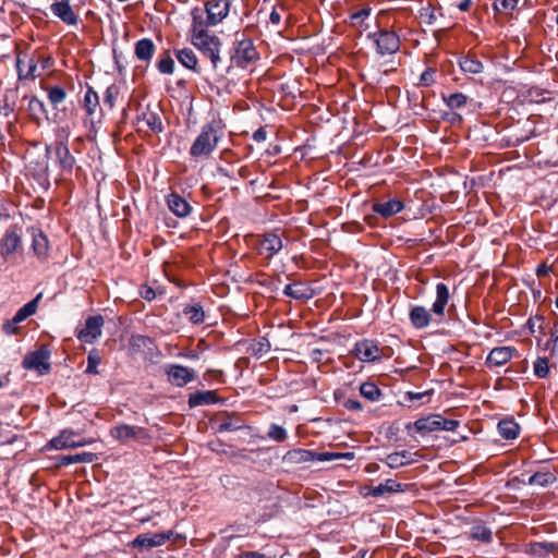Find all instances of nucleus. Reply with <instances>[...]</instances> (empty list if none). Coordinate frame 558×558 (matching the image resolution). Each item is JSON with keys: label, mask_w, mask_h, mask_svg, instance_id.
Returning <instances> with one entry per match:
<instances>
[{"label": "nucleus", "mask_w": 558, "mask_h": 558, "mask_svg": "<svg viewBox=\"0 0 558 558\" xmlns=\"http://www.w3.org/2000/svg\"><path fill=\"white\" fill-rule=\"evenodd\" d=\"M404 208V204L402 201L398 198L388 199L386 202H375L372 205V210L380 215L383 218H389Z\"/></svg>", "instance_id": "nucleus-25"}, {"label": "nucleus", "mask_w": 558, "mask_h": 558, "mask_svg": "<svg viewBox=\"0 0 558 558\" xmlns=\"http://www.w3.org/2000/svg\"><path fill=\"white\" fill-rule=\"evenodd\" d=\"M172 535V531L156 533L153 535L148 533L140 534L134 538L133 546L147 548L158 547L166 544V542H168Z\"/></svg>", "instance_id": "nucleus-19"}, {"label": "nucleus", "mask_w": 558, "mask_h": 558, "mask_svg": "<svg viewBox=\"0 0 558 558\" xmlns=\"http://www.w3.org/2000/svg\"><path fill=\"white\" fill-rule=\"evenodd\" d=\"M369 13H371V9L369 8H364L362 10L353 13L351 15V19L353 21H364L366 17H368Z\"/></svg>", "instance_id": "nucleus-61"}, {"label": "nucleus", "mask_w": 558, "mask_h": 558, "mask_svg": "<svg viewBox=\"0 0 558 558\" xmlns=\"http://www.w3.org/2000/svg\"><path fill=\"white\" fill-rule=\"evenodd\" d=\"M282 248V240L276 233H266L259 240L258 253L266 258H271Z\"/></svg>", "instance_id": "nucleus-20"}, {"label": "nucleus", "mask_w": 558, "mask_h": 558, "mask_svg": "<svg viewBox=\"0 0 558 558\" xmlns=\"http://www.w3.org/2000/svg\"><path fill=\"white\" fill-rule=\"evenodd\" d=\"M17 324H20L19 322H15V318L13 317L11 320H7L4 324H3V331L7 333V335H15L19 332V327H17Z\"/></svg>", "instance_id": "nucleus-55"}, {"label": "nucleus", "mask_w": 558, "mask_h": 558, "mask_svg": "<svg viewBox=\"0 0 558 558\" xmlns=\"http://www.w3.org/2000/svg\"><path fill=\"white\" fill-rule=\"evenodd\" d=\"M470 535L473 539L481 541L484 543H489L493 537L492 531L482 524H476L472 526Z\"/></svg>", "instance_id": "nucleus-45"}, {"label": "nucleus", "mask_w": 558, "mask_h": 558, "mask_svg": "<svg viewBox=\"0 0 558 558\" xmlns=\"http://www.w3.org/2000/svg\"><path fill=\"white\" fill-rule=\"evenodd\" d=\"M497 428L499 435L507 440L515 439L520 433L519 424L512 418L501 420Z\"/></svg>", "instance_id": "nucleus-35"}, {"label": "nucleus", "mask_w": 558, "mask_h": 558, "mask_svg": "<svg viewBox=\"0 0 558 558\" xmlns=\"http://www.w3.org/2000/svg\"><path fill=\"white\" fill-rule=\"evenodd\" d=\"M41 298V293L37 294L35 299L23 305L13 316L15 322H23L27 317L34 315L37 311L38 302Z\"/></svg>", "instance_id": "nucleus-40"}, {"label": "nucleus", "mask_w": 558, "mask_h": 558, "mask_svg": "<svg viewBox=\"0 0 558 558\" xmlns=\"http://www.w3.org/2000/svg\"><path fill=\"white\" fill-rule=\"evenodd\" d=\"M102 326L101 315L89 316L86 318L84 327L77 329L76 337L84 343H94L101 336Z\"/></svg>", "instance_id": "nucleus-10"}, {"label": "nucleus", "mask_w": 558, "mask_h": 558, "mask_svg": "<svg viewBox=\"0 0 558 558\" xmlns=\"http://www.w3.org/2000/svg\"><path fill=\"white\" fill-rule=\"evenodd\" d=\"M22 247V235L16 226L10 227L0 238V256L9 260Z\"/></svg>", "instance_id": "nucleus-9"}, {"label": "nucleus", "mask_w": 558, "mask_h": 558, "mask_svg": "<svg viewBox=\"0 0 558 558\" xmlns=\"http://www.w3.org/2000/svg\"><path fill=\"white\" fill-rule=\"evenodd\" d=\"M156 50V46L150 38H142L134 45L135 57L146 63H149Z\"/></svg>", "instance_id": "nucleus-31"}, {"label": "nucleus", "mask_w": 558, "mask_h": 558, "mask_svg": "<svg viewBox=\"0 0 558 558\" xmlns=\"http://www.w3.org/2000/svg\"><path fill=\"white\" fill-rule=\"evenodd\" d=\"M283 293L284 295L295 300H308L312 298V290L302 282L287 284Z\"/></svg>", "instance_id": "nucleus-34"}, {"label": "nucleus", "mask_w": 558, "mask_h": 558, "mask_svg": "<svg viewBox=\"0 0 558 558\" xmlns=\"http://www.w3.org/2000/svg\"><path fill=\"white\" fill-rule=\"evenodd\" d=\"M50 10L54 16L60 19L64 24L76 26L78 24V15L73 11L70 0H58L50 5Z\"/></svg>", "instance_id": "nucleus-16"}, {"label": "nucleus", "mask_w": 558, "mask_h": 558, "mask_svg": "<svg viewBox=\"0 0 558 558\" xmlns=\"http://www.w3.org/2000/svg\"><path fill=\"white\" fill-rule=\"evenodd\" d=\"M223 128L219 121H210L201 128L192 143L189 154L193 159H208L223 137Z\"/></svg>", "instance_id": "nucleus-1"}, {"label": "nucleus", "mask_w": 558, "mask_h": 558, "mask_svg": "<svg viewBox=\"0 0 558 558\" xmlns=\"http://www.w3.org/2000/svg\"><path fill=\"white\" fill-rule=\"evenodd\" d=\"M435 74L436 70L433 68H427L420 76V85L429 87L435 84Z\"/></svg>", "instance_id": "nucleus-49"}, {"label": "nucleus", "mask_w": 558, "mask_h": 558, "mask_svg": "<svg viewBox=\"0 0 558 558\" xmlns=\"http://www.w3.org/2000/svg\"><path fill=\"white\" fill-rule=\"evenodd\" d=\"M519 0H495L493 9L496 13L510 14L517 7Z\"/></svg>", "instance_id": "nucleus-46"}, {"label": "nucleus", "mask_w": 558, "mask_h": 558, "mask_svg": "<svg viewBox=\"0 0 558 558\" xmlns=\"http://www.w3.org/2000/svg\"><path fill=\"white\" fill-rule=\"evenodd\" d=\"M415 456H417V453H412L408 450L396 451V452L389 453L386 457L385 463L390 469H399L401 466L409 465V464L415 462L416 461L414 459Z\"/></svg>", "instance_id": "nucleus-29"}, {"label": "nucleus", "mask_w": 558, "mask_h": 558, "mask_svg": "<svg viewBox=\"0 0 558 558\" xmlns=\"http://www.w3.org/2000/svg\"><path fill=\"white\" fill-rule=\"evenodd\" d=\"M38 60H36L35 56H17L16 58V69L20 80H35L40 76L41 73L37 72Z\"/></svg>", "instance_id": "nucleus-17"}, {"label": "nucleus", "mask_w": 558, "mask_h": 558, "mask_svg": "<svg viewBox=\"0 0 558 558\" xmlns=\"http://www.w3.org/2000/svg\"><path fill=\"white\" fill-rule=\"evenodd\" d=\"M234 558H265V555L257 551H243Z\"/></svg>", "instance_id": "nucleus-64"}, {"label": "nucleus", "mask_w": 558, "mask_h": 558, "mask_svg": "<svg viewBox=\"0 0 558 558\" xmlns=\"http://www.w3.org/2000/svg\"><path fill=\"white\" fill-rule=\"evenodd\" d=\"M38 63L41 64L43 70H47L53 65V59L50 56L37 54L35 56Z\"/></svg>", "instance_id": "nucleus-59"}, {"label": "nucleus", "mask_w": 558, "mask_h": 558, "mask_svg": "<svg viewBox=\"0 0 558 558\" xmlns=\"http://www.w3.org/2000/svg\"><path fill=\"white\" fill-rule=\"evenodd\" d=\"M355 457L354 452H316L313 450L307 449H292L289 450L283 459L287 462L294 463V464H301V463H307V462H326V461H335V460H353Z\"/></svg>", "instance_id": "nucleus-2"}, {"label": "nucleus", "mask_w": 558, "mask_h": 558, "mask_svg": "<svg viewBox=\"0 0 558 558\" xmlns=\"http://www.w3.org/2000/svg\"><path fill=\"white\" fill-rule=\"evenodd\" d=\"M534 374L538 378H546L549 375V365L546 357H537L534 362Z\"/></svg>", "instance_id": "nucleus-47"}, {"label": "nucleus", "mask_w": 558, "mask_h": 558, "mask_svg": "<svg viewBox=\"0 0 558 558\" xmlns=\"http://www.w3.org/2000/svg\"><path fill=\"white\" fill-rule=\"evenodd\" d=\"M440 414H430L425 417L416 420L413 424L407 426L408 430L413 426L421 435H426L432 432L440 430Z\"/></svg>", "instance_id": "nucleus-24"}, {"label": "nucleus", "mask_w": 558, "mask_h": 558, "mask_svg": "<svg viewBox=\"0 0 558 558\" xmlns=\"http://www.w3.org/2000/svg\"><path fill=\"white\" fill-rule=\"evenodd\" d=\"M32 248L39 259H46L49 252L48 238L39 229H32Z\"/></svg>", "instance_id": "nucleus-30"}, {"label": "nucleus", "mask_w": 558, "mask_h": 558, "mask_svg": "<svg viewBox=\"0 0 558 558\" xmlns=\"http://www.w3.org/2000/svg\"><path fill=\"white\" fill-rule=\"evenodd\" d=\"M544 322V317L541 316V315H535L533 317H531L529 320H527V326L531 330V332H535V327L537 326L538 329H542V323Z\"/></svg>", "instance_id": "nucleus-58"}, {"label": "nucleus", "mask_w": 558, "mask_h": 558, "mask_svg": "<svg viewBox=\"0 0 558 558\" xmlns=\"http://www.w3.org/2000/svg\"><path fill=\"white\" fill-rule=\"evenodd\" d=\"M409 319L414 328L424 329L432 322V314L426 307L415 305L410 310Z\"/></svg>", "instance_id": "nucleus-28"}, {"label": "nucleus", "mask_w": 558, "mask_h": 558, "mask_svg": "<svg viewBox=\"0 0 558 558\" xmlns=\"http://www.w3.org/2000/svg\"><path fill=\"white\" fill-rule=\"evenodd\" d=\"M460 69L464 73L478 74L483 71V63L472 56H464L459 61Z\"/></svg>", "instance_id": "nucleus-39"}, {"label": "nucleus", "mask_w": 558, "mask_h": 558, "mask_svg": "<svg viewBox=\"0 0 558 558\" xmlns=\"http://www.w3.org/2000/svg\"><path fill=\"white\" fill-rule=\"evenodd\" d=\"M231 0H208L205 2V12L209 15V22L219 24L229 14Z\"/></svg>", "instance_id": "nucleus-15"}, {"label": "nucleus", "mask_w": 558, "mask_h": 558, "mask_svg": "<svg viewBox=\"0 0 558 558\" xmlns=\"http://www.w3.org/2000/svg\"><path fill=\"white\" fill-rule=\"evenodd\" d=\"M48 353L44 350H37L27 354L22 365L25 369H35L38 374L44 375L50 371V365L48 363Z\"/></svg>", "instance_id": "nucleus-14"}, {"label": "nucleus", "mask_w": 558, "mask_h": 558, "mask_svg": "<svg viewBox=\"0 0 558 558\" xmlns=\"http://www.w3.org/2000/svg\"><path fill=\"white\" fill-rule=\"evenodd\" d=\"M421 16L424 17L426 24L432 25L437 21L436 10L432 5L424 8L421 12Z\"/></svg>", "instance_id": "nucleus-50"}, {"label": "nucleus", "mask_w": 558, "mask_h": 558, "mask_svg": "<svg viewBox=\"0 0 558 558\" xmlns=\"http://www.w3.org/2000/svg\"><path fill=\"white\" fill-rule=\"evenodd\" d=\"M76 462V456L75 454H69V456H61L58 458L57 466H66L70 464H74Z\"/></svg>", "instance_id": "nucleus-57"}, {"label": "nucleus", "mask_w": 558, "mask_h": 558, "mask_svg": "<svg viewBox=\"0 0 558 558\" xmlns=\"http://www.w3.org/2000/svg\"><path fill=\"white\" fill-rule=\"evenodd\" d=\"M352 354L363 363H374L385 356V349L380 348L375 340L363 339L354 344Z\"/></svg>", "instance_id": "nucleus-8"}, {"label": "nucleus", "mask_w": 558, "mask_h": 558, "mask_svg": "<svg viewBox=\"0 0 558 558\" xmlns=\"http://www.w3.org/2000/svg\"><path fill=\"white\" fill-rule=\"evenodd\" d=\"M442 101L450 110H459L466 106L469 97L463 93H453L450 95H441Z\"/></svg>", "instance_id": "nucleus-38"}, {"label": "nucleus", "mask_w": 558, "mask_h": 558, "mask_svg": "<svg viewBox=\"0 0 558 558\" xmlns=\"http://www.w3.org/2000/svg\"><path fill=\"white\" fill-rule=\"evenodd\" d=\"M219 401L216 391L214 390H204L196 391L189 396V405L190 408H196L204 404H214Z\"/></svg>", "instance_id": "nucleus-32"}, {"label": "nucleus", "mask_w": 558, "mask_h": 558, "mask_svg": "<svg viewBox=\"0 0 558 558\" xmlns=\"http://www.w3.org/2000/svg\"><path fill=\"white\" fill-rule=\"evenodd\" d=\"M183 313L195 325L202 324L205 320V313L201 305L185 306Z\"/></svg>", "instance_id": "nucleus-43"}, {"label": "nucleus", "mask_w": 558, "mask_h": 558, "mask_svg": "<svg viewBox=\"0 0 558 558\" xmlns=\"http://www.w3.org/2000/svg\"><path fill=\"white\" fill-rule=\"evenodd\" d=\"M515 352L512 347H496L488 353L485 363L488 367L502 366L512 359Z\"/></svg>", "instance_id": "nucleus-22"}, {"label": "nucleus", "mask_w": 558, "mask_h": 558, "mask_svg": "<svg viewBox=\"0 0 558 558\" xmlns=\"http://www.w3.org/2000/svg\"><path fill=\"white\" fill-rule=\"evenodd\" d=\"M360 393L371 402H377L383 398V391L373 381H364L360 385Z\"/></svg>", "instance_id": "nucleus-36"}, {"label": "nucleus", "mask_w": 558, "mask_h": 558, "mask_svg": "<svg viewBox=\"0 0 558 558\" xmlns=\"http://www.w3.org/2000/svg\"><path fill=\"white\" fill-rule=\"evenodd\" d=\"M407 488H408L407 484H402L400 482H397L396 480L388 478L377 486L369 487L367 493H365V495L372 496V497H381L385 495L403 493L407 490Z\"/></svg>", "instance_id": "nucleus-21"}, {"label": "nucleus", "mask_w": 558, "mask_h": 558, "mask_svg": "<svg viewBox=\"0 0 558 558\" xmlns=\"http://www.w3.org/2000/svg\"><path fill=\"white\" fill-rule=\"evenodd\" d=\"M218 433L234 432L244 427L242 417L236 413L220 412L213 420Z\"/></svg>", "instance_id": "nucleus-11"}, {"label": "nucleus", "mask_w": 558, "mask_h": 558, "mask_svg": "<svg viewBox=\"0 0 558 558\" xmlns=\"http://www.w3.org/2000/svg\"><path fill=\"white\" fill-rule=\"evenodd\" d=\"M474 2L473 0H460L456 3V8L463 13L470 12Z\"/></svg>", "instance_id": "nucleus-60"}, {"label": "nucleus", "mask_w": 558, "mask_h": 558, "mask_svg": "<svg viewBox=\"0 0 558 558\" xmlns=\"http://www.w3.org/2000/svg\"><path fill=\"white\" fill-rule=\"evenodd\" d=\"M110 436L122 445L134 440L140 444H146L150 440V435L145 427L133 426L129 424H118L110 428Z\"/></svg>", "instance_id": "nucleus-4"}, {"label": "nucleus", "mask_w": 558, "mask_h": 558, "mask_svg": "<svg viewBox=\"0 0 558 558\" xmlns=\"http://www.w3.org/2000/svg\"><path fill=\"white\" fill-rule=\"evenodd\" d=\"M142 121H144L146 126L154 133H160L162 131L161 119L155 112H144Z\"/></svg>", "instance_id": "nucleus-44"}, {"label": "nucleus", "mask_w": 558, "mask_h": 558, "mask_svg": "<svg viewBox=\"0 0 558 558\" xmlns=\"http://www.w3.org/2000/svg\"><path fill=\"white\" fill-rule=\"evenodd\" d=\"M450 300L449 288L444 282H438L436 284V300L433 303L432 312L438 317V322H440L445 316V308Z\"/></svg>", "instance_id": "nucleus-23"}, {"label": "nucleus", "mask_w": 558, "mask_h": 558, "mask_svg": "<svg viewBox=\"0 0 558 558\" xmlns=\"http://www.w3.org/2000/svg\"><path fill=\"white\" fill-rule=\"evenodd\" d=\"M269 439L275 440L277 442H282L287 439L288 434L287 430L277 424H271L269 430L267 433Z\"/></svg>", "instance_id": "nucleus-48"}, {"label": "nucleus", "mask_w": 558, "mask_h": 558, "mask_svg": "<svg viewBox=\"0 0 558 558\" xmlns=\"http://www.w3.org/2000/svg\"><path fill=\"white\" fill-rule=\"evenodd\" d=\"M343 407L349 410V411H356V412H360L363 410V405L360 401L355 400V399H347L344 402H343Z\"/></svg>", "instance_id": "nucleus-56"}, {"label": "nucleus", "mask_w": 558, "mask_h": 558, "mask_svg": "<svg viewBox=\"0 0 558 558\" xmlns=\"http://www.w3.org/2000/svg\"><path fill=\"white\" fill-rule=\"evenodd\" d=\"M141 296L147 301H151L155 299L156 296V293L154 291L153 288L150 287H144L142 290H141Z\"/></svg>", "instance_id": "nucleus-63"}, {"label": "nucleus", "mask_w": 558, "mask_h": 558, "mask_svg": "<svg viewBox=\"0 0 558 558\" xmlns=\"http://www.w3.org/2000/svg\"><path fill=\"white\" fill-rule=\"evenodd\" d=\"M158 71L162 74H172L174 72V61L169 50H165L156 64Z\"/></svg>", "instance_id": "nucleus-42"}, {"label": "nucleus", "mask_w": 558, "mask_h": 558, "mask_svg": "<svg viewBox=\"0 0 558 558\" xmlns=\"http://www.w3.org/2000/svg\"><path fill=\"white\" fill-rule=\"evenodd\" d=\"M47 92V98L53 109L58 110L59 106L66 99V92L63 87L54 85L45 88Z\"/></svg>", "instance_id": "nucleus-37"}, {"label": "nucleus", "mask_w": 558, "mask_h": 558, "mask_svg": "<svg viewBox=\"0 0 558 558\" xmlns=\"http://www.w3.org/2000/svg\"><path fill=\"white\" fill-rule=\"evenodd\" d=\"M117 95H118V89L116 86H109L107 89H106V93H105V97H104V102L106 105H108L110 108H113L114 106V100L117 98Z\"/></svg>", "instance_id": "nucleus-53"}, {"label": "nucleus", "mask_w": 558, "mask_h": 558, "mask_svg": "<svg viewBox=\"0 0 558 558\" xmlns=\"http://www.w3.org/2000/svg\"><path fill=\"white\" fill-rule=\"evenodd\" d=\"M82 107L86 112V119L83 121L84 126L90 130V128L95 126L94 116L99 109V96L90 86L85 92Z\"/></svg>", "instance_id": "nucleus-13"}, {"label": "nucleus", "mask_w": 558, "mask_h": 558, "mask_svg": "<svg viewBox=\"0 0 558 558\" xmlns=\"http://www.w3.org/2000/svg\"><path fill=\"white\" fill-rule=\"evenodd\" d=\"M77 463H93L97 460V454L94 452L75 453Z\"/></svg>", "instance_id": "nucleus-54"}, {"label": "nucleus", "mask_w": 558, "mask_h": 558, "mask_svg": "<svg viewBox=\"0 0 558 558\" xmlns=\"http://www.w3.org/2000/svg\"><path fill=\"white\" fill-rule=\"evenodd\" d=\"M439 425H440V430L453 432L459 427L460 422L457 420H449V418H446L440 415V424Z\"/></svg>", "instance_id": "nucleus-52"}, {"label": "nucleus", "mask_w": 558, "mask_h": 558, "mask_svg": "<svg viewBox=\"0 0 558 558\" xmlns=\"http://www.w3.org/2000/svg\"><path fill=\"white\" fill-rule=\"evenodd\" d=\"M175 57L180 64H182L184 68L199 73L197 56L191 48H182L175 50Z\"/></svg>", "instance_id": "nucleus-33"}, {"label": "nucleus", "mask_w": 558, "mask_h": 558, "mask_svg": "<svg viewBox=\"0 0 558 558\" xmlns=\"http://www.w3.org/2000/svg\"><path fill=\"white\" fill-rule=\"evenodd\" d=\"M556 481V476L549 472H536L530 476L527 483L529 485H537V486H548Z\"/></svg>", "instance_id": "nucleus-41"}, {"label": "nucleus", "mask_w": 558, "mask_h": 558, "mask_svg": "<svg viewBox=\"0 0 558 558\" xmlns=\"http://www.w3.org/2000/svg\"><path fill=\"white\" fill-rule=\"evenodd\" d=\"M99 362H100V359L97 355V353L90 352V354L88 355V364H87L86 373L98 374L97 366H98Z\"/></svg>", "instance_id": "nucleus-51"}, {"label": "nucleus", "mask_w": 558, "mask_h": 558, "mask_svg": "<svg viewBox=\"0 0 558 558\" xmlns=\"http://www.w3.org/2000/svg\"><path fill=\"white\" fill-rule=\"evenodd\" d=\"M192 45L203 54V57L209 59L214 71L218 70L219 64L221 63V39L208 33L201 34L197 36L191 37Z\"/></svg>", "instance_id": "nucleus-3"}, {"label": "nucleus", "mask_w": 558, "mask_h": 558, "mask_svg": "<svg viewBox=\"0 0 558 558\" xmlns=\"http://www.w3.org/2000/svg\"><path fill=\"white\" fill-rule=\"evenodd\" d=\"M376 45V51L380 56L395 54L400 49V37L391 29H379L368 35Z\"/></svg>", "instance_id": "nucleus-6"}, {"label": "nucleus", "mask_w": 558, "mask_h": 558, "mask_svg": "<svg viewBox=\"0 0 558 558\" xmlns=\"http://www.w3.org/2000/svg\"><path fill=\"white\" fill-rule=\"evenodd\" d=\"M54 150L60 168L63 171L71 173L76 163V160L75 157L70 153L66 143L57 142Z\"/></svg>", "instance_id": "nucleus-26"}, {"label": "nucleus", "mask_w": 558, "mask_h": 558, "mask_svg": "<svg viewBox=\"0 0 558 558\" xmlns=\"http://www.w3.org/2000/svg\"><path fill=\"white\" fill-rule=\"evenodd\" d=\"M253 140L257 143L264 142L267 138V132L265 128H259L253 133Z\"/></svg>", "instance_id": "nucleus-62"}, {"label": "nucleus", "mask_w": 558, "mask_h": 558, "mask_svg": "<svg viewBox=\"0 0 558 558\" xmlns=\"http://www.w3.org/2000/svg\"><path fill=\"white\" fill-rule=\"evenodd\" d=\"M166 374L169 383L177 387H184L195 379L194 371L180 364L168 365L166 367Z\"/></svg>", "instance_id": "nucleus-12"}, {"label": "nucleus", "mask_w": 558, "mask_h": 558, "mask_svg": "<svg viewBox=\"0 0 558 558\" xmlns=\"http://www.w3.org/2000/svg\"><path fill=\"white\" fill-rule=\"evenodd\" d=\"M167 205L178 217H186L192 210L189 202L175 192H172L167 196Z\"/></svg>", "instance_id": "nucleus-27"}, {"label": "nucleus", "mask_w": 558, "mask_h": 558, "mask_svg": "<svg viewBox=\"0 0 558 558\" xmlns=\"http://www.w3.org/2000/svg\"><path fill=\"white\" fill-rule=\"evenodd\" d=\"M93 439L81 438L78 434L72 429H63L56 437L51 438L45 446L46 450H65L75 449L93 444Z\"/></svg>", "instance_id": "nucleus-5"}, {"label": "nucleus", "mask_w": 558, "mask_h": 558, "mask_svg": "<svg viewBox=\"0 0 558 558\" xmlns=\"http://www.w3.org/2000/svg\"><path fill=\"white\" fill-rule=\"evenodd\" d=\"M205 9L195 7L191 10L192 24L190 28V36H197L201 34L208 33L209 26H216V23L209 22V15L205 16Z\"/></svg>", "instance_id": "nucleus-18"}, {"label": "nucleus", "mask_w": 558, "mask_h": 558, "mask_svg": "<svg viewBox=\"0 0 558 558\" xmlns=\"http://www.w3.org/2000/svg\"><path fill=\"white\" fill-rule=\"evenodd\" d=\"M259 59V54L252 39L244 38L238 40L234 47V53L231 56V62L239 68H247Z\"/></svg>", "instance_id": "nucleus-7"}]
</instances>
